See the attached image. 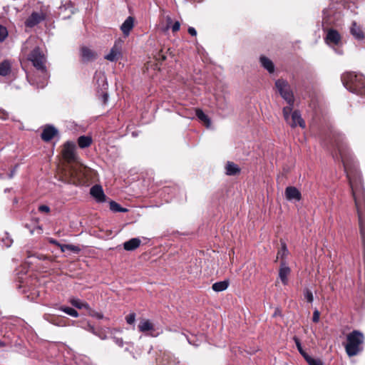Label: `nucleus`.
<instances>
[{
	"label": "nucleus",
	"instance_id": "9",
	"mask_svg": "<svg viewBox=\"0 0 365 365\" xmlns=\"http://www.w3.org/2000/svg\"><path fill=\"white\" fill-rule=\"evenodd\" d=\"M97 53L86 46H82L80 48V57L82 61L88 62L96 59Z\"/></svg>",
	"mask_w": 365,
	"mask_h": 365
},
{
	"label": "nucleus",
	"instance_id": "16",
	"mask_svg": "<svg viewBox=\"0 0 365 365\" xmlns=\"http://www.w3.org/2000/svg\"><path fill=\"white\" fill-rule=\"evenodd\" d=\"M94 78L96 80V83L101 90H106L108 88V84L107 79L105 73L102 70L96 71Z\"/></svg>",
	"mask_w": 365,
	"mask_h": 365
},
{
	"label": "nucleus",
	"instance_id": "47",
	"mask_svg": "<svg viewBox=\"0 0 365 365\" xmlns=\"http://www.w3.org/2000/svg\"><path fill=\"white\" fill-rule=\"evenodd\" d=\"M108 93H103V98H104L105 101H106L108 100Z\"/></svg>",
	"mask_w": 365,
	"mask_h": 365
},
{
	"label": "nucleus",
	"instance_id": "36",
	"mask_svg": "<svg viewBox=\"0 0 365 365\" xmlns=\"http://www.w3.org/2000/svg\"><path fill=\"white\" fill-rule=\"evenodd\" d=\"M135 313H130L128 315L126 316L125 317V320H126V322L129 324H134L135 321Z\"/></svg>",
	"mask_w": 365,
	"mask_h": 365
},
{
	"label": "nucleus",
	"instance_id": "22",
	"mask_svg": "<svg viewBox=\"0 0 365 365\" xmlns=\"http://www.w3.org/2000/svg\"><path fill=\"white\" fill-rule=\"evenodd\" d=\"M69 302L77 309H85L86 310H91L89 304L79 299L71 298L70 299Z\"/></svg>",
	"mask_w": 365,
	"mask_h": 365
},
{
	"label": "nucleus",
	"instance_id": "51",
	"mask_svg": "<svg viewBox=\"0 0 365 365\" xmlns=\"http://www.w3.org/2000/svg\"><path fill=\"white\" fill-rule=\"evenodd\" d=\"M167 21H168V24H170V23L172 22V19H171V18H170V17H169V16L167 18Z\"/></svg>",
	"mask_w": 365,
	"mask_h": 365
},
{
	"label": "nucleus",
	"instance_id": "11",
	"mask_svg": "<svg viewBox=\"0 0 365 365\" xmlns=\"http://www.w3.org/2000/svg\"><path fill=\"white\" fill-rule=\"evenodd\" d=\"M138 329L141 332L152 331L150 336L155 337L160 334V331L155 332V329L153 324L149 319H143L138 324Z\"/></svg>",
	"mask_w": 365,
	"mask_h": 365
},
{
	"label": "nucleus",
	"instance_id": "44",
	"mask_svg": "<svg viewBox=\"0 0 365 365\" xmlns=\"http://www.w3.org/2000/svg\"><path fill=\"white\" fill-rule=\"evenodd\" d=\"M48 242L51 243V244H53V245H55L59 247H61V244H60L57 240L53 239V238H49L48 239Z\"/></svg>",
	"mask_w": 365,
	"mask_h": 365
},
{
	"label": "nucleus",
	"instance_id": "21",
	"mask_svg": "<svg viewBox=\"0 0 365 365\" xmlns=\"http://www.w3.org/2000/svg\"><path fill=\"white\" fill-rule=\"evenodd\" d=\"M351 34L357 40H363L365 38L364 34L360 26L356 22H353L350 29Z\"/></svg>",
	"mask_w": 365,
	"mask_h": 365
},
{
	"label": "nucleus",
	"instance_id": "24",
	"mask_svg": "<svg viewBox=\"0 0 365 365\" xmlns=\"http://www.w3.org/2000/svg\"><path fill=\"white\" fill-rule=\"evenodd\" d=\"M92 143V138L88 135H81L78 138V144L81 148L89 147Z\"/></svg>",
	"mask_w": 365,
	"mask_h": 365
},
{
	"label": "nucleus",
	"instance_id": "4",
	"mask_svg": "<svg viewBox=\"0 0 365 365\" xmlns=\"http://www.w3.org/2000/svg\"><path fill=\"white\" fill-rule=\"evenodd\" d=\"M26 78L31 85L43 88L47 84L48 74L47 70H28Z\"/></svg>",
	"mask_w": 365,
	"mask_h": 365
},
{
	"label": "nucleus",
	"instance_id": "8",
	"mask_svg": "<svg viewBox=\"0 0 365 365\" xmlns=\"http://www.w3.org/2000/svg\"><path fill=\"white\" fill-rule=\"evenodd\" d=\"M122 43L120 40L116 41L105 58L109 61H117L121 55Z\"/></svg>",
	"mask_w": 365,
	"mask_h": 365
},
{
	"label": "nucleus",
	"instance_id": "15",
	"mask_svg": "<svg viewBox=\"0 0 365 365\" xmlns=\"http://www.w3.org/2000/svg\"><path fill=\"white\" fill-rule=\"evenodd\" d=\"M285 197L289 201H299L302 198L300 191L295 187L289 186L285 189Z\"/></svg>",
	"mask_w": 365,
	"mask_h": 365
},
{
	"label": "nucleus",
	"instance_id": "45",
	"mask_svg": "<svg viewBox=\"0 0 365 365\" xmlns=\"http://www.w3.org/2000/svg\"><path fill=\"white\" fill-rule=\"evenodd\" d=\"M16 168H17V165L15 166V168L9 174V179H11L14 176Z\"/></svg>",
	"mask_w": 365,
	"mask_h": 365
},
{
	"label": "nucleus",
	"instance_id": "49",
	"mask_svg": "<svg viewBox=\"0 0 365 365\" xmlns=\"http://www.w3.org/2000/svg\"><path fill=\"white\" fill-rule=\"evenodd\" d=\"M12 241L10 240L8 242L6 243V246L7 247H10L11 245Z\"/></svg>",
	"mask_w": 365,
	"mask_h": 365
},
{
	"label": "nucleus",
	"instance_id": "52",
	"mask_svg": "<svg viewBox=\"0 0 365 365\" xmlns=\"http://www.w3.org/2000/svg\"><path fill=\"white\" fill-rule=\"evenodd\" d=\"M268 71H269L270 73H272L274 71V70H272V69H270V70H268Z\"/></svg>",
	"mask_w": 365,
	"mask_h": 365
},
{
	"label": "nucleus",
	"instance_id": "35",
	"mask_svg": "<svg viewBox=\"0 0 365 365\" xmlns=\"http://www.w3.org/2000/svg\"><path fill=\"white\" fill-rule=\"evenodd\" d=\"M304 298L307 299V301L309 303H312L314 300L312 292L308 289H306L304 292Z\"/></svg>",
	"mask_w": 365,
	"mask_h": 365
},
{
	"label": "nucleus",
	"instance_id": "2",
	"mask_svg": "<svg viewBox=\"0 0 365 365\" xmlns=\"http://www.w3.org/2000/svg\"><path fill=\"white\" fill-rule=\"evenodd\" d=\"M364 341V334L358 330H354L347 334L345 345L347 355L351 357L359 354L363 350Z\"/></svg>",
	"mask_w": 365,
	"mask_h": 365
},
{
	"label": "nucleus",
	"instance_id": "46",
	"mask_svg": "<svg viewBox=\"0 0 365 365\" xmlns=\"http://www.w3.org/2000/svg\"><path fill=\"white\" fill-rule=\"evenodd\" d=\"M91 315L98 319H103V314L101 313H98V312H96L94 314H92Z\"/></svg>",
	"mask_w": 365,
	"mask_h": 365
},
{
	"label": "nucleus",
	"instance_id": "48",
	"mask_svg": "<svg viewBox=\"0 0 365 365\" xmlns=\"http://www.w3.org/2000/svg\"><path fill=\"white\" fill-rule=\"evenodd\" d=\"M6 346L5 342L0 340V347H4Z\"/></svg>",
	"mask_w": 365,
	"mask_h": 365
},
{
	"label": "nucleus",
	"instance_id": "31",
	"mask_svg": "<svg viewBox=\"0 0 365 365\" xmlns=\"http://www.w3.org/2000/svg\"><path fill=\"white\" fill-rule=\"evenodd\" d=\"M294 341L299 353L303 356L304 359H306L309 355L303 350L300 340L297 337L294 336Z\"/></svg>",
	"mask_w": 365,
	"mask_h": 365
},
{
	"label": "nucleus",
	"instance_id": "20",
	"mask_svg": "<svg viewBox=\"0 0 365 365\" xmlns=\"http://www.w3.org/2000/svg\"><path fill=\"white\" fill-rule=\"evenodd\" d=\"M134 26V19L132 16H128L125 21L120 26V29L123 34L128 36L130 34V31L132 30Z\"/></svg>",
	"mask_w": 365,
	"mask_h": 365
},
{
	"label": "nucleus",
	"instance_id": "30",
	"mask_svg": "<svg viewBox=\"0 0 365 365\" xmlns=\"http://www.w3.org/2000/svg\"><path fill=\"white\" fill-rule=\"evenodd\" d=\"M260 63L264 68H274V64L272 61L265 56L260 57Z\"/></svg>",
	"mask_w": 365,
	"mask_h": 365
},
{
	"label": "nucleus",
	"instance_id": "19",
	"mask_svg": "<svg viewBox=\"0 0 365 365\" xmlns=\"http://www.w3.org/2000/svg\"><path fill=\"white\" fill-rule=\"evenodd\" d=\"M140 244L141 240L138 237H135L123 243V248L126 251H133L139 247Z\"/></svg>",
	"mask_w": 365,
	"mask_h": 365
},
{
	"label": "nucleus",
	"instance_id": "14",
	"mask_svg": "<svg viewBox=\"0 0 365 365\" xmlns=\"http://www.w3.org/2000/svg\"><path fill=\"white\" fill-rule=\"evenodd\" d=\"M75 143L68 141L64 144L63 150V158L68 160L71 161L75 159Z\"/></svg>",
	"mask_w": 365,
	"mask_h": 365
},
{
	"label": "nucleus",
	"instance_id": "10",
	"mask_svg": "<svg viewBox=\"0 0 365 365\" xmlns=\"http://www.w3.org/2000/svg\"><path fill=\"white\" fill-rule=\"evenodd\" d=\"M45 19L46 14L43 12H33L26 20L25 25L27 27L32 28L45 20Z\"/></svg>",
	"mask_w": 365,
	"mask_h": 365
},
{
	"label": "nucleus",
	"instance_id": "43",
	"mask_svg": "<svg viewBox=\"0 0 365 365\" xmlns=\"http://www.w3.org/2000/svg\"><path fill=\"white\" fill-rule=\"evenodd\" d=\"M187 31L188 33L192 36H195L197 35V31L193 27H189Z\"/></svg>",
	"mask_w": 365,
	"mask_h": 365
},
{
	"label": "nucleus",
	"instance_id": "17",
	"mask_svg": "<svg viewBox=\"0 0 365 365\" xmlns=\"http://www.w3.org/2000/svg\"><path fill=\"white\" fill-rule=\"evenodd\" d=\"M58 133V130L55 128L53 125H47L46 126L41 135L42 140L46 142L50 141L56 134Z\"/></svg>",
	"mask_w": 365,
	"mask_h": 365
},
{
	"label": "nucleus",
	"instance_id": "7",
	"mask_svg": "<svg viewBox=\"0 0 365 365\" xmlns=\"http://www.w3.org/2000/svg\"><path fill=\"white\" fill-rule=\"evenodd\" d=\"M29 61L32 63V66L36 68H46V57L41 53L39 48H35L29 56Z\"/></svg>",
	"mask_w": 365,
	"mask_h": 365
},
{
	"label": "nucleus",
	"instance_id": "41",
	"mask_svg": "<svg viewBox=\"0 0 365 365\" xmlns=\"http://www.w3.org/2000/svg\"><path fill=\"white\" fill-rule=\"evenodd\" d=\"M38 210L40 212H50V208L47 205H40L39 207H38Z\"/></svg>",
	"mask_w": 365,
	"mask_h": 365
},
{
	"label": "nucleus",
	"instance_id": "37",
	"mask_svg": "<svg viewBox=\"0 0 365 365\" xmlns=\"http://www.w3.org/2000/svg\"><path fill=\"white\" fill-rule=\"evenodd\" d=\"M12 66V63L9 60H4L1 63H0V68H11Z\"/></svg>",
	"mask_w": 365,
	"mask_h": 365
},
{
	"label": "nucleus",
	"instance_id": "18",
	"mask_svg": "<svg viewBox=\"0 0 365 365\" xmlns=\"http://www.w3.org/2000/svg\"><path fill=\"white\" fill-rule=\"evenodd\" d=\"M290 268L286 264V263L284 262H282L279 271V277L284 284H287V277L290 274Z\"/></svg>",
	"mask_w": 365,
	"mask_h": 365
},
{
	"label": "nucleus",
	"instance_id": "1",
	"mask_svg": "<svg viewBox=\"0 0 365 365\" xmlns=\"http://www.w3.org/2000/svg\"><path fill=\"white\" fill-rule=\"evenodd\" d=\"M344 86L352 93L365 94L364 78L353 71H346L341 76Z\"/></svg>",
	"mask_w": 365,
	"mask_h": 365
},
{
	"label": "nucleus",
	"instance_id": "27",
	"mask_svg": "<svg viewBox=\"0 0 365 365\" xmlns=\"http://www.w3.org/2000/svg\"><path fill=\"white\" fill-rule=\"evenodd\" d=\"M109 205L110 210L114 212H126L128 211L127 208L122 207L118 203H117L115 201H110Z\"/></svg>",
	"mask_w": 365,
	"mask_h": 365
},
{
	"label": "nucleus",
	"instance_id": "23",
	"mask_svg": "<svg viewBox=\"0 0 365 365\" xmlns=\"http://www.w3.org/2000/svg\"><path fill=\"white\" fill-rule=\"evenodd\" d=\"M229 280H224L215 282L212 284V288L216 292L225 291L229 286Z\"/></svg>",
	"mask_w": 365,
	"mask_h": 365
},
{
	"label": "nucleus",
	"instance_id": "25",
	"mask_svg": "<svg viewBox=\"0 0 365 365\" xmlns=\"http://www.w3.org/2000/svg\"><path fill=\"white\" fill-rule=\"evenodd\" d=\"M195 113L198 119L204 123L207 128L210 126L211 120L210 118L201 109H197Z\"/></svg>",
	"mask_w": 365,
	"mask_h": 365
},
{
	"label": "nucleus",
	"instance_id": "28",
	"mask_svg": "<svg viewBox=\"0 0 365 365\" xmlns=\"http://www.w3.org/2000/svg\"><path fill=\"white\" fill-rule=\"evenodd\" d=\"M62 252H64L66 250H70L75 253H78L81 251V248L78 246L73 245H62L60 247Z\"/></svg>",
	"mask_w": 365,
	"mask_h": 365
},
{
	"label": "nucleus",
	"instance_id": "50",
	"mask_svg": "<svg viewBox=\"0 0 365 365\" xmlns=\"http://www.w3.org/2000/svg\"><path fill=\"white\" fill-rule=\"evenodd\" d=\"M2 113L3 115H4V118H6V115H7V114L4 112V111H2V110H0V113Z\"/></svg>",
	"mask_w": 365,
	"mask_h": 365
},
{
	"label": "nucleus",
	"instance_id": "33",
	"mask_svg": "<svg viewBox=\"0 0 365 365\" xmlns=\"http://www.w3.org/2000/svg\"><path fill=\"white\" fill-rule=\"evenodd\" d=\"M305 360L309 364V365H323L322 362L318 359H314L310 356H308Z\"/></svg>",
	"mask_w": 365,
	"mask_h": 365
},
{
	"label": "nucleus",
	"instance_id": "32",
	"mask_svg": "<svg viewBox=\"0 0 365 365\" xmlns=\"http://www.w3.org/2000/svg\"><path fill=\"white\" fill-rule=\"evenodd\" d=\"M288 250L287 248V246L285 243H282V247L281 250L278 251L277 252V258H284L285 256L287 255Z\"/></svg>",
	"mask_w": 365,
	"mask_h": 365
},
{
	"label": "nucleus",
	"instance_id": "34",
	"mask_svg": "<svg viewBox=\"0 0 365 365\" xmlns=\"http://www.w3.org/2000/svg\"><path fill=\"white\" fill-rule=\"evenodd\" d=\"M8 36V31L6 27L0 25V42L4 41Z\"/></svg>",
	"mask_w": 365,
	"mask_h": 365
},
{
	"label": "nucleus",
	"instance_id": "13",
	"mask_svg": "<svg viewBox=\"0 0 365 365\" xmlns=\"http://www.w3.org/2000/svg\"><path fill=\"white\" fill-rule=\"evenodd\" d=\"M90 194L98 202H104L106 200V196L101 185H93L90 190Z\"/></svg>",
	"mask_w": 365,
	"mask_h": 365
},
{
	"label": "nucleus",
	"instance_id": "42",
	"mask_svg": "<svg viewBox=\"0 0 365 365\" xmlns=\"http://www.w3.org/2000/svg\"><path fill=\"white\" fill-rule=\"evenodd\" d=\"M180 28V24L179 21H175L173 25L172 26V31L173 32H177L178 31H179Z\"/></svg>",
	"mask_w": 365,
	"mask_h": 365
},
{
	"label": "nucleus",
	"instance_id": "6",
	"mask_svg": "<svg viewBox=\"0 0 365 365\" xmlns=\"http://www.w3.org/2000/svg\"><path fill=\"white\" fill-rule=\"evenodd\" d=\"M275 86L282 98L287 103V106H294V97L288 82L282 78L275 81Z\"/></svg>",
	"mask_w": 365,
	"mask_h": 365
},
{
	"label": "nucleus",
	"instance_id": "26",
	"mask_svg": "<svg viewBox=\"0 0 365 365\" xmlns=\"http://www.w3.org/2000/svg\"><path fill=\"white\" fill-rule=\"evenodd\" d=\"M240 171V168L232 162H228L226 165V174L228 175H234L239 173Z\"/></svg>",
	"mask_w": 365,
	"mask_h": 365
},
{
	"label": "nucleus",
	"instance_id": "38",
	"mask_svg": "<svg viewBox=\"0 0 365 365\" xmlns=\"http://www.w3.org/2000/svg\"><path fill=\"white\" fill-rule=\"evenodd\" d=\"M12 70H0V76L1 77H11L13 74H11Z\"/></svg>",
	"mask_w": 365,
	"mask_h": 365
},
{
	"label": "nucleus",
	"instance_id": "3",
	"mask_svg": "<svg viewBox=\"0 0 365 365\" xmlns=\"http://www.w3.org/2000/svg\"><path fill=\"white\" fill-rule=\"evenodd\" d=\"M293 106H286L283 108L282 112L285 121L292 128L299 125L302 128H304L306 126L304 120L302 119L299 111H292Z\"/></svg>",
	"mask_w": 365,
	"mask_h": 365
},
{
	"label": "nucleus",
	"instance_id": "12",
	"mask_svg": "<svg viewBox=\"0 0 365 365\" xmlns=\"http://www.w3.org/2000/svg\"><path fill=\"white\" fill-rule=\"evenodd\" d=\"M335 142H336V147L337 151L339 153V155L341 160L344 164L345 170H346L347 169V160H348V159H347L348 151H347L346 146L345 144H344L341 142V140L340 138H339L338 139H336Z\"/></svg>",
	"mask_w": 365,
	"mask_h": 365
},
{
	"label": "nucleus",
	"instance_id": "39",
	"mask_svg": "<svg viewBox=\"0 0 365 365\" xmlns=\"http://www.w3.org/2000/svg\"><path fill=\"white\" fill-rule=\"evenodd\" d=\"M320 313L317 309H315L313 312L312 320L314 322H318L319 321Z\"/></svg>",
	"mask_w": 365,
	"mask_h": 365
},
{
	"label": "nucleus",
	"instance_id": "29",
	"mask_svg": "<svg viewBox=\"0 0 365 365\" xmlns=\"http://www.w3.org/2000/svg\"><path fill=\"white\" fill-rule=\"evenodd\" d=\"M59 309L73 317H78V312L73 308L68 307H61Z\"/></svg>",
	"mask_w": 365,
	"mask_h": 365
},
{
	"label": "nucleus",
	"instance_id": "40",
	"mask_svg": "<svg viewBox=\"0 0 365 365\" xmlns=\"http://www.w3.org/2000/svg\"><path fill=\"white\" fill-rule=\"evenodd\" d=\"M113 341L118 346L122 347L124 344L123 340L122 338L113 337Z\"/></svg>",
	"mask_w": 365,
	"mask_h": 365
},
{
	"label": "nucleus",
	"instance_id": "5",
	"mask_svg": "<svg viewBox=\"0 0 365 365\" xmlns=\"http://www.w3.org/2000/svg\"><path fill=\"white\" fill-rule=\"evenodd\" d=\"M324 41L329 46L334 48L338 54H343V51L339 49L342 46V37L338 31L334 29H327Z\"/></svg>",
	"mask_w": 365,
	"mask_h": 365
}]
</instances>
